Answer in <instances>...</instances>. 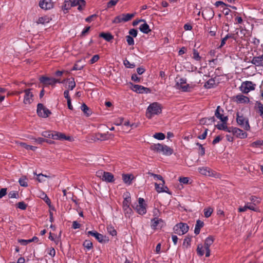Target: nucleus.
<instances>
[{
  "mask_svg": "<svg viewBox=\"0 0 263 263\" xmlns=\"http://www.w3.org/2000/svg\"><path fill=\"white\" fill-rule=\"evenodd\" d=\"M42 135L46 138H52L54 140H71V137L66 136L64 134L55 131H45L42 133Z\"/></svg>",
  "mask_w": 263,
  "mask_h": 263,
  "instance_id": "1",
  "label": "nucleus"
},
{
  "mask_svg": "<svg viewBox=\"0 0 263 263\" xmlns=\"http://www.w3.org/2000/svg\"><path fill=\"white\" fill-rule=\"evenodd\" d=\"M162 111L161 105L157 102L151 104L147 107L146 112V116L148 119H151L155 115L160 114Z\"/></svg>",
  "mask_w": 263,
  "mask_h": 263,
  "instance_id": "2",
  "label": "nucleus"
},
{
  "mask_svg": "<svg viewBox=\"0 0 263 263\" xmlns=\"http://www.w3.org/2000/svg\"><path fill=\"white\" fill-rule=\"evenodd\" d=\"M133 208L140 215H144L146 213V204L143 198L138 199V204L135 203L132 205Z\"/></svg>",
  "mask_w": 263,
  "mask_h": 263,
  "instance_id": "3",
  "label": "nucleus"
},
{
  "mask_svg": "<svg viewBox=\"0 0 263 263\" xmlns=\"http://www.w3.org/2000/svg\"><path fill=\"white\" fill-rule=\"evenodd\" d=\"M39 80L40 83L43 84L44 87H47L50 85L52 87H54L56 83H61L60 79L48 77L44 76L40 77Z\"/></svg>",
  "mask_w": 263,
  "mask_h": 263,
  "instance_id": "4",
  "label": "nucleus"
},
{
  "mask_svg": "<svg viewBox=\"0 0 263 263\" xmlns=\"http://www.w3.org/2000/svg\"><path fill=\"white\" fill-rule=\"evenodd\" d=\"M236 121L237 124L246 130H249L250 126L249 123V120L247 118L239 115V113H237Z\"/></svg>",
  "mask_w": 263,
  "mask_h": 263,
  "instance_id": "5",
  "label": "nucleus"
},
{
  "mask_svg": "<svg viewBox=\"0 0 263 263\" xmlns=\"http://www.w3.org/2000/svg\"><path fill=\"white\" fill-rule=\"evenodd\" d=\"M256 84L252 81H247L243 82L240 87V90L243 93H248L251 90L255 89Z\"/></svg>",
  "mask_w": 263,
  "mask_h": 263,
  "instance_id": "6",
  "label": "nucleus"
},
{
  "mask_svg": "<svg viewBox=\"0 0 263 263\" xmlns=\"http://www.w3.org/2000/svg\"><path fill=\"white\" fill-rule=\"evenodd\" d=\"M189 227L186 223H179L177 224L174 228L175 233L181 235H183L189 231Z\"/></svg>",
  "mask_w": 263,
  "mask_h": 263,
  "instance_id": "7",
  "label": "nucleus"
},
{
  "mask_svg": "<svg viewBox=\"0 0 263 263\" xmlns=\"http://www.w3.org/2000/svg\"><path fill=\"white\" fill-rule=\"evenodd\" d=\"M36 111L38 116L42 118H47L51 114V111L41 103L37 104Z\"/></svg>",
  "mask_w": 263,
  "mask_h": 263,
  "instance_id": "8",
  "label": "nucleus"
},
{
  "mask_svg": "<svg viewBox=\"0 0 263 263\" xmlns=\"http://www.w3.org/2000/svg\"><path fill=\"white\" fill-rule=\"evenodd\" d=\"M97 176L101 178L102 180L108 182H112L114 181V175L109 172L99 171Z\"/></svg>",
  "mask_w": 263,
  "mask_h": 263,
  "instance_id": "9",
  "label": "nucleus"
},
{
  "mask_svg": "<svg viewBox=\"0 0 263 263\" xmlns=\"http://www.w3.org/2000/svg\"><path fill=\"white\" fill-rule=\"evenodd\" d=\"M177 88L181 89L183 91H190V87L186 83V80L185 78H180L176 82Z\"/></svg>",
  "mask_w": 263,
  "mask_h": 263,
  "instance_id": "10",
  "label": "nucleus"
},
{
  "mask_svg": "<svg viewBox=\"0 0 263 263\" xmlns=\"http://www.w3.org/2000/svg\"><path fill=\"white\" fill-rule=\"evenodd\" d=\"M32 89H26L24 90L25 93L23 102L25 104H30L33 101V95Z\"/></svg>",
  "mask_w": 263,
  "mask_h": 263,
  "instance_id": "11",
  "label": "nucleus"
},
{
  "mask_svg": "<svg viewBox=\"0 0 263 263\" xmlns=\"http://www.w3.org/2000/svg\"><path fill=\"white\" fill-rule=\"evenodd\" d=\"M230 133H232L233 135L236 136V137L241 139L246 138L247 137V133L243 132L242 130L234 127H230Z\"/></svg>",
  "mask_w": 263,
  "mask_h": 263,
  "instance_id": "12",
  "label": "nucleus"
},
{
  "mask_svg": "<svg viewBox=\"0 0 263 263\" xmlns=\"http://www.w3.org/2000/svg\"><path fill=\"white\" fill-rule=\"evenodd\" d=\"M215 116L221 122H227L228 120V117L224 115V110L220 106L217 107L215 112Z\"/></svg>",
  "mask_w": 263,
  "mask_h": 263,
  "instance_id": "13",
  "label": "nucleus"
},
{
  "mask_svg": "<svg viewBox=\"0 0 263 263\" xmlns=\"http://www.w3.org/2000/svg\"><path fill=\"white\" fill-rule=\"evenodd\" d=\"M39 6L45 10H50L53 8V3L51 0H41L39 2Z\"/></svg>",
  "mask_w": 263,
  "mask_h": 263,
  "instance_id": "14",
  "label": "nucleus"
},
{
  "mask_svg": "<svg viewBox=\"0 0 263 263\" xmlns=\"http://www.w3.org/2000/svg\"><path fill=\"white\" fill-rule=\"evenodd\" d=\"M132 90L137 93H148L150 92V90L148 88L145 87L143 86L139 85H133Z\"/></svg>",
  "mask_w": 263,
  "mask_h": 263,
  "instance_id": "15",
  "label": "nucleus"
},
{
  "mask_svg": "<svg viewBox=\"0 0 263 263\" xmlns=\"http://www.w3.org/2000/svg\"><path fill=\"white\" fill-rule=\"evenodd\" d=\"M250 62L256 66L263 67V54L260 56L253 57Z\"/></svg>",
  "mask_w": 263,
  "mask_h": 263,
  "instance_id": "16",
  "label": "nucleus"
},
{
  "mask_svg": "<svg viewBox=\"0 0 263 263\" xmlns=\"http://www.w3.org/2000/svg\"><path fill=\"white\" fill-rule=\"evenodd\" d=\"M88 235L94 237L99 242H102L104 241V236L96 231H89L87 233Z\"/></svg>",
  "mask_w": 263,
  "mask_h": 263,
  "instance_id": "17",
  "label": "nucleus"
},
{
  "mask_svg": "<svg viewBox=\"0 0 263 263\" xmlns=\"http://www.w3.org/2000/svg\"><path fill=\"white\" fill-rule=\"evenodd\" d=\"M254 109L256 112L263 119V104L260 101H256Z\"/></svg>",
  "mask_w": 263,
  "mask_h": 263,
  "instance_id": "18",
  "label": "nucleus"
},
{
  "mask_svg": "<svg viewBox=\"0 0 263 263\" xmlns=\"http://www.w3.org/2000/svg\"><path fill=\"white\" fill-rule=\"evenodd\" d=\"M198 170L201 174L203 175L210 176L213 175L212 170L208 167H199Z\"/></svg>",
  "mask_w": 263,
  "mask_h": 263,
  "instance_id": "19",
  "label": "nucleus"
},
{
  "mask_svg": "<svg viewBox=\"0 0 263 263\" xmlns=\"http://www.w3.org/2000/svg\"><path fill=\"white\" fill-rule=\"evenodd\" d=\"M230 38H232L235 40H236V38L234 34H228L225 36L222 39L220 45L218 47V48H222L226 44V41L228 40V39H230Z\"/></svg>",
  "mask_w": 263,
  "mask_h": 263,
  "instance_id": "20",
  "label": "nucleus"
},
{
  "mask_svg": "<svg viewBox=\"0 0 263 263\" xmlns=\"http://www.w3.org/2000/svg\"><path fill=\"white\" fill-rule=\"evenodd\" d=\"M139 30L141 32L145 34H148L149 32L151 31L149 25L146 23L145 21L143 24L140 26Z\"/></svg>",
  "mask_w": 263,
  "mask_h": 263,
  "instance_id": "21",
  "label": "nucleus"
},
{
  "mask_svg": "<svg viewBox=\"0 0 263 263\" xmlns=\"http://www.w3.org/2000/svg\"><path fill=\"white\" fill-rule=\"evenodd\" d=\"M124 200L123 201V208L129 206L131 202V198L129 193H127L126 194L124 195Z\"/></svg>",
  "mask_w": 263,
  "mask_h": 263,
  "instance_id": "22",
  "label": "nucleus"
},
{
  "mask_svg": "<svg viewBox=\"0 0 263 263\" xmlns=\"http://www.w3.org/2000/svg\"><path fill=\"white\" fill-rule=\"evenodd\" d=\"M81 109L87 117H89L92 114V110L85 103L82 104Z\"/></svg>",
  "mask_w": 263,
  "mask_h": 263,
  "instance_id": "23",
  "label": "nucleus"
},
{
  "mask_svg": "<svg viewBox=\"0 0 263 263\" xmlns=\"http://www.w3.org/2000/svg\"><path fill=\"white\" fill-rule=\"evenodd\" d=\"M203 226L204 223L203 221H201L199 219L197 220L195 224V228L194 230L195 234L196 235L199 234L200 231V229L202 228Z\"/></svg>",
  "mask_w": 263,
  "mask_h": 263,
  "instance_id": "24",
  "label": "nucleus"
},
{
  "mask_svg": "<svg viewBox=\"0 0 263 263\" xmlns=\"http://www.w3.org/2000/svg\"><path fill=\"white\" fill-rule=\"evenodd\" d=\"M173 152V149L169 146L162 144L161 153L165 155H171Z\"/></svg>",
  "mask_w": 263,
  "mask_h": 263,
  "instance_id": "25",
  "label": "nucleus"
},
{
  "mask_svg": "<svg viewBox=\"0 0 263 263\" xmlns=\"http://www.w3.org/2000/svg\"><path fill=\"white\" fill-rule=\"evenodd\" d=\"M99 36L107 42H110L114 39V36L110 33L101 32L100 33Z\"/></svg>",
  "mask_w": 263,
  "mask_h": 263,
  "instance_id": "26",
  "label": "nucleus"
},
{
  "mask_svg": "<svg viewBox=\"0 0 263 263\" xmlns=\"http://www.w3.org/2000/svg\"><path fill=\"white\" fill-rule=\"evenodd\" d=\"M227 122H222L221 123L218 124L216 127L218 129L223 130L230 133V127L227 126Z\"/></svg>",
  "mask_w": 263,
  "mask_h": 263,
  "instance_id": "27",
  "label": "nucleus"
},
{
  "mask_svg": "<svg viewBox=\"0 0 263 263\" xmlns=\"http://www.w3.org/2000/svg\"><path fill=\"white\" fill-rule=\"evenodd\" d=\"M134 13H123L121 14V16L122 17L123 22H126L130 21L133 17H134Z\"/></svg>",
  "mask_w": 263,
  "mask_h": 263,
  "instance_id": "28",
  "label": "nucleus"
},
{
  "mask_svg": "<svg viewBox=\"0 0 263 263\" xmlns=\"http://www.w3.org/2000/svg\"><path fill=\"white\" fill-rule=\"evenodd\" d=\"M50 20L51 19L49 17L47 16H44L39 17L36 23L37 24H41L43 25H45L46 24L49 23Z\"/></svg>",
  "mask_w": 263,
  "mask_h": 263,
  "instance_id": "29",
  "label": "nucleus"
},
{
  "mask_svg": "<svg viewBox=\"0 0 263 263\" xmlns=\"http://www.w3.org/2000/svg\"><path fill=\"white\" fill-rule=\"evenodd\" d=\"M213 242H214L213 237L212 236H209L205 240L204 243V248H210V247L211 246V245H212Z\"/></svg>",
  "mask_w": 263,
  "mask_h": 263,
  "instance_id": "30",
  "label": "nucleus"
},
{
  "mask_svg": "<svg viewBox=\"0 0 263 263\" xmlns=\"http://www.w3.org/2000/svg\"><path fill=\"white\" fill-rule=\"evenodd\" d=\"M162 147V144L158 143V144H153L151 145L150 149L152 151L157 152L158 153H161V149Z\"/></svg>",
  "mask_w": 263,
  "mask_h": 263,
  "instance_id": "31",
  "label": "nucleus"
},
{
  "mask_svg": "<svg viewBox=\"0 0 263 263\" xmlns=\"http://www.w3.org/2000/svg\"><path fill=\"white\" fill-rule=\"evenodd\" d=\"M236 99L239 103H248L249 102V98L242 95H237Z\"/></svg>",
  "mask_w": 263,
  "mask_h": 263,
  "instance_id": "32",
  "label": "nucleus"
},
{
  "mask_svg": "<svg viewBox=\"0 0 263 263\" xmlns=\"http://www.w3.org/2000/svg\"><path fill=\"white\" fill-rule=\"evenodd\" d=\"M132 175L130 174H123L122 179L124 183L130 184L132 180Z\"/></svg>",
  "mask_w": 263,
  "mask_h": 263,
  "instance_id": "33",
  "label": "nucleus"
},
{
  "mask_svg": "<svg viewBox=\"0 0 263 263\" xmlns=\"http://www.w3.org/2000/svg\"><path fill=\"white\" fill-rule=\"evenodd\" d=\"M215 121L214 117L203 118L200 120L201 124H211Z\"/></svg>",
  "mask_w": 263,
  "mask_h": 263,
  "instance_id": "34",
  "label": "nucleus"
},
{
  "mask_svg": "<svg viewBox=\"0 0 263 263\" xmlns=\"http://www.w3.org/2000/svg\"><path fill=\"white\" fill-rule=\"evenodd\" d=\"M123 210L126 217L130 218V217L133 215V212L130 206L123 208Z\"/></svg>",
  "mask_w": 263,
  "mask_h": 263,
  "instance_id": "35",
  "label": "nucleus"
},
{
  "mask_svg": "<svg viewBox=\"0 0 263 263\" xmlns=\"http://www.w3.org/2000/svg\"><path fill=\"white\" fill-rule=\"evenodd\" d=\"M164 184L163 183L161 184H159L157 183H155V190L158 193L166 192L164 189Z\"/></svg>",
  "mask_w": 263,
  "mask_h": 263,
  "instance_id": "36",
  "label": "nucleus"
},
{
  "mask_svg": "<svg viewBox=\"0 0 263 263\" xmlns=\"http://www.w3.org/2000/svg\"><path fill=\"white\" fill-rule=\"evenodd\" d=\"M249 200L251 201L250 203L254 205H257L260 202V198L254 196H251L249 198Z\"/></svg>",
  "mask_w": 263,
  "mask_h": 263,
  "instance_id": "37",
  "label": "nucleus"
},
{
  "mask_svg": "<svg viewBox=\"0 0 263 263\" xmlns=\"http://www.w3.org/2000/svg\"><path fill=\"white\" fill-rule=\"evenodd\" d=\"M204 248L202 244H199L197 248V253L199 256H202L204 254Z\"/></svg>",
  "mask_w": 263,
  "mask_h": 263,
  "instance_id": "38",
  "label": "nucleus"
},
{
  "mask_svg": "<svg viewBox=\"0 0 263 263\" xmlns=\"http://www.w3.org/2000/svg\"><path fill=\"white\" fill-rule=\"evenodd\" d=\"M203 212L205 217L209 218L211 216V214L213 212V209L211 207L205 208L203 210Z\"/></svg>",
  "mask_w": 263,
  "mask_h": 263,
  "instance_id": "39",
  "label": "nucleus"
},
{
  "mask_svg": "<svg viewBox=\"0 0 263 263\" xmlns=\"http://www.w3.org/2000/svg\"><path fill=\"white\" fill-rule=\"evenodd\" d=\"M247 204L249 210H251L257 212H260V209L257 206V205H254L253 204L250 203V202H247Z\"/></svg>",
  "mask_w": 263,
  "mask_h": 263,
  "instance_id": "40",
  "label": "nucleus"
},
{
  "mask_svg": "<svg viewBox=\"0 0 263 263\" xmlns=\"http://www.w3.org/2000/svg\"><path fill=\"white\" fill-rule=\"evenodd\" d=\"M18 182L21 186L27 187L28 186L27 179L26 177H22L20 178Z\"/></svg>",
  "mask_w": 263,
  "mask_h": 263,
  "instance_id": "41",
  "label": "nucleus"
},
{
  "mask_svg": "<svg viewBox=\"0 0 263 263\" xmlns=\"http://www.w3.org/2000/svg\"><path fill=\"white\" fill-rule=\"evenodd\" d=\"M215 85V80L213 79H209L204 84V87L206 88L213 87Z\"/></svg>",
  "mask_w": 263,
  "mask_h": 263,
  "instance_id": "42",
  "label": "nucleus"
},
{
  "mask_svg": "<svg viewBox=\"0 0 263 263\" xmlns=\"http://www.w3.org/2000/svg\"><path fill=\"white\" fill-rule=\"evenodd\" d=\"M82 3L83 6L85 5V1L84 0H72L71 3L70 4V6L74 7L78 6L80 3Z\"/></svg>",
  "mask_w": 263,
  "mask_h": 263,
  "instance_id": "43",
  "label": "nucleus"
},
{
  "mask_svg": "<svg viewBox=\"0 0 263 263\" xmlns=\"http://www.w3.org/2000/svg\"><path fill=\"white\" fill-rule=\"evenodd\" d=\"M31 139L33 140V142L37 143V144H42L44 142H47L48 143H49L45 139H44V138H41V137L37 138H32Z\"/></svg>",
  "mask_w": 263,
  "mask_h": 263,
  "instance_id": "44",
  "label": "nucleus"
},
{
  "mask_svg": "<svg viewBox=\"0 0 263 263\" xmlns=\"http://www.w3.org/2000/svg\"><path fill=\"white\" fill-rule=\"evenodd\" d=\"M148 174L149 175H150L151 176H153L154 178V179H156V180H161L162 181V182L163 184H164V183H165L164 180V179H163L161 175L155 174L151 173V172H148Z\"/></svg>",
  "mask_w": 263,
  "mask_h": 263,
  "instance_id": "45",
  "label": "nucleus"
},
{
  "mask_svg": "<svg viewBox=\"0 0 263 263\" xmlns=\"http://www.w3.org/2000/svg\"><path fill=\"white\" fill-rule=\"evenodd\" d=\"M160 222H162V220L161 219H159L157 218H154L152 220V227L153 228H156Z\"/></svg>",
  "mask_w": 263,
  "mask_h": 263,
  "instance_id": "46",
  "label": "nucleus"
},
{
  "mask_svg": "<svg viewBox=\"0 0 263 263\" xmlns=\"http://www.w3.org/2000/svg\"><path fill=\"white\" fill-rule=\"evenodd\" d=\"M192 58L197 61H200L201 59V57L199 55L198 51L196 49L193 50Z\"/></svg>",
  "mask_w": 263,
  "mask_h": 263,
  "instance_id": "47",
  "label": "nucleus"
},
{
  "mask_svg": "<svg viewBox=\"0 0 263 263\" xmlns=\"http://www.w3.org/2000/svg\"><path fill=\"white\" fill-rule=\"evenodd\" d=\"M153 137L158 140H162L164 139L165 136V135L162 133H156L154 135Z\"/></svg>",
  "mask_w": 263,
  "mask_h": 263,
  "instance_id": "48",
  "label": "nucleus"
},
{
  "mask_svg": "<svg viewBox=\"0 0 263 263\" xmlns=\"http://www.w3.org/2000/svg\"><path fill=\"white\" fill-rule=\"evenodd\" d=\"M124 66L128 68H133L135 67L134 63H130L128 60L125 59L123 61Z\"/></svg>",
  "mask_w": 263,
  "mask_h": 263,
  "instance_id": "49",
  "label": "nucleus"
},
{
  "mask_svg": "<svg viewBox=\"0 0 263 263\" xmlns=\"http://www.w3.org/2000/svg\"><path fill=\"white\" fill-rule=\"evenodd\" d=\"M107 232L111 236H115L117 235V231L112 226H109L107 228Z\"/></svg>",
  "mask_w": 263,
  "mask_h": 263,
  "instance_id": "50",
  "label": "nucleus"
},
{
  "mask_svg": "<svg viewBox=\"0 0 263 263\" xmlns=\"http://www.w3.org/2000/svg\"><path fill=\"white\" fill-rule=\"evenodd\" d=\"M83 246L89 250L92 248V243L89 240H85L83 243Z\"/></svg>",
  "mask_w": 263,
  "mask_h": 263,
  "instance_id": "51",
  "label": "nucleus"
},
{
  "mask_svg": "<svg viewBox=\"0 0 263 263\" xmlns=\"http://www.w3.org/2000/svg\"><path fill=\"white\" fill-rule=\"evenodd\" d=\"M196 144L199 146V154L200 155H201V156L204 155L205 154V149L203 147L202 145L200 143H198V142H197L196 143Z\"/></svg>",
  "mask_w": 263,
  "mask_h": 263,
  "instance_id": "52",
  "label": "nucleus"
},
{
  "mask_svg": "<svg viewBox=\"0 0 263 263\" xmlns=\"http://www.w3.org/2000/svg\"><path fill=\"white\" fill-rule=\"evenodd\" d=\"M112 22L113 24H119L123 22V21H122L121 15H119L115 17L114 20H112Z\"/></svg>",
  "mask_w": 263,
  "mask_h": 263,
  "instance_id": "53",
  "label": "nucleus"
},
{
  "mask_svg": "<svg viewBox=\"0 0 263 263\" xmlns=\"http://www.w3.org/2000/svg\"><path fill=\"white\" fill-rule=\"evenodd\" d=\"M126 42L129 45H134V40L132 36L130 35H127L126 36Z\"/></svg>",
  "mask_w": 263,
  "mask_h": 263,
  "instance_id": "54",
  "label": "nucleus"
},
{
  "mask_svg": "<svg viewBox=\"0 0 263 263\" xmlns=\"http://www.w3.org/2000/svg\"><path fill=\"white\" fill-rule=\"evenodd\" d=\"M72 80L68 82V89L70 90H73L76 86V83L74 80V78H71Z\"/></svg>",
  "mask_w": 263,
  "mask_h": 263,
  "instance_id": "55",
  "label": "nucleus"
},
{
  "mask_svg": "<svg viewBox=\"0 0 263 263\" xmlns=\"http://www.w3.org/2000/svg\"><path fill=\"white\" fill-rule=\"evenodd\" d=\"M17 205V208L21 210H25L26 209L27 204L23 201L19 202Z\"/></svg>",
  "mask_w": 263,
  "mask_h": 263,
  "instance_id": "56",
  "label": "nucleus"
},
{
  "mask_svg": "<svg viewBox=\"0 0 263 263\" xmlns=\"http://www.w3.org/2000/svg\"><path fill=\"white\" fill-rule=\"evenodd\" d=\"M179 181L182 184H187L189 183V178L188 177H180Z\"/></svg>",
  "mask_w": 263,
  "mask_h": 263,
  "instance_id": "57",
  "label": "nucleus"
},
{
  "mask_svg": "<svg viewBox=\"0 0 263 263\" xmlns=\"http://www.w3.org/2000/svg\"><path fill=\"white\" fill-rule=\"evenodd\" d=\"M119 0H110L107 3V7L110 8L115 6Z\"/></svg>",
  "mask_w": 263,
  "mask_h": 263,
  "instance_id": "58",
  "label": "nucleus"
},
{
  "mask_svg": "<svg viewBox=\"0 0 263 263\" xmlns=\"http://www.w3.org/2000/svg\"><path fill=\"white\" fill-rule=\"evenodd\" d=\"M32 240H25V239H19L18 241L19 243L23 246H26L28 245L29 243L31 242Z\"/></svg>",
  "mask_w": 263,
  "mask_h": 263,
  "instance_id": "59",
  "label": "nucleus"
},
{
  "mask_svg": "<svg viewBox=\"0 0 263 263\" xmlns=\"http://www.w3.org/2000/svg\"><path fill=\"white\" fill-rule=\"evenodd\" d=\"M37 180L40 182H43L45 180L43 179V177H49V176H46V175H43V174H40L39 175H37Z\"/></svg>",
  "mask_w": 263,
  "mask_h": 263,
  "instance_id": "60",
  "label": "nucleus"
},
{
  "mask_svg": "<svg viewBox=\"0 0 263 263\" xmlns=\"http://www.w3.org/2000/svg\"><path fill=\"white\" fill-rule=\"evenodd\" d=\"M99 59V56L98 54L93 55L90 60V63L92 64L97 62Z\"/></svg>",
  "mask_w": 263,
  "mask_h": 263,
  "instance_id": "61",
  "label": "nucleus"
},
{
  "mask_svg": "<svg viewBox=\"0 0 263 263\" xmlns=\"http://www.w3.org/2000/svg\"><path fill=\"white\" fill-rule=\"evenodd\" d=\"M129 35L132 36L133 37H136L138 34V31L136 29H132L129 31Z\"/></svg>",
  "mask_w": 263,
  "mask_h": 263,
  "instance_id": "62",
  "label": "nucleus"
},
{
  "mask_svg": "<svg viewBox=\"0 0 263 263\" xmlns=\"http://www.w3.org/2000/svg\"><path fill=\"white\" fill-rule=\"evenodd\" d=\"M17 195H18V194L16 191H11L8 194V196L10 198H15Z\"/></svg>",
  "mask_w": 263,
  "mask_h": 263,
  "instance_id": "63",
  "label": "nucleus"
},
{
  "mask_svg": "<svg viewBox=\"0 0 263 263\" xmlns=\"http://www.w3.org/2000/svg\"><path fill=\"white\" fill-rule=\"evenodd\" d=\"M90 26L86 27L82 31L81 33V36H85L86 35V34L89 32V31L90 30Z\"/></svg>",
  "mask_w": 263,
  "mask_h": 263,
  "instance_id": "64",
  "label": "nucleus"
}]
</instances>
